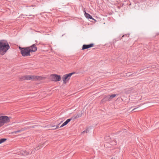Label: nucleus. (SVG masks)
I'll return each mask as SVG.
<instances>
[{
  "label": "nucleus",
  "instance_id": "obj_4",
  "mask_svg": "<svg viewBox=\"0 0 159 159\" xmlns=\"http://www.w3.org/2000/svg\"><path fill=\"white\" fill-rule=\"evenodd\" d=\"M73 74V73H71L64 75L62 77V80L63 83L66 84L68 82L70 77Z\"/></svg>",
  "mask_w": 159,
  "mask_h": 159
},
{
  "label": "nucleus",
  "instance_id": "obj_9",
  "mask_svg": "<svg viewBox=\"0 0 159 159\" xmlns=\"http://www.w3.org/2000/svg\"><path fill=\"white\" fill-rule=\"evenodd\" d=\"M21 80H30V75H24L22 76L20 78Z\"/></svg>",
  "mask_w": 159,
  "mask_h": 159
},
{
  "label": "nucleus",
  "instance_id": "obj_11",
  "mask_svg": "<svg viewBox=\"0 0 159 159\" xmlns=\"http://www.w3.org/2000/svg\"><path fill=\"white\" fill-rule=\"evenodd\" d=\"M84 15L86 18L93 20V19L92 18V16L89 14L86 13L85 11Z\"/></svg>",
  "mask_w": 159,
  "mask_h": 159
},
{
  "label": "nucleus",
  "instance_id": "obj_13",
  "mask_svg": "<svg viewBox=\"0 0 159 159\" xmlns=\"http://www.w3.org/2000/svg\"><path fill=\"white\" fill-rule=\"evenodd\" d=\"M111 144L112 145H116V140H114L111 141L110 142Z\"/></svg>",
  "mask_w": 159,
  "mask_h": 159
},
{
  "label": "nucleus",
  "instance_id": "obj_17",
  "mask_svg": "<svg viewBox=\"0 0 159 159\" xmlns=\"http://www.w3.org/2000/svg\"><path fill=\"white\" fill-rule=\"evenodd\" d=\"M51 127L53 128L52 129H56L58 128V126L55 125L52 126H51Z\"/></svg>",
  "mask_w": 159,
  "mask_h": 159
},
{
  "label": "nucleus",
  "instance_id": "obj_7",
  "mask_svg": "<svg viewBox=\"0 0 159 159\" xmlns=\"http://www.w3.org/2000/svg\"><path fill=\"white\" fill-rule=\"evenodd\" d=\"M116 94H113L107 96H106L104 98V99L105 101H109L111 100V99L115 97L116 96Z\"/></svg>",
  "mask_w": 159,
  "mask_h": 159
},
{
  "label": "nucleus",
  "instance_id": "obj_16",
  "mask_svg": "<svg viewBox=\"0 0 159 159\" xmlns=\"http://www.w3.org/2000/svg\"><path fill=\"white\" fill-rule=\"evenodd\" d=\"M6 139H0V144L4 142L6 140Z\"/></svg>",
  "mask_w": 159,
  "mask_h": 159
},
{
  "label": "nucleus",
  "instance_id": "obj_12",
  "mask_svg": "<svg viewBox=\"0 0 159 159\" xmlns=\"http://www.w3.org/2000/svg\"><path fill=\"white\" fill-rule=\"evenodd\" d=\"M44 144V143H42L40 144H39L38 145V146L35 148V150H39L40 148L43 147Z\"/></svg>",
  "mask_w": 159,
  "mask_h": 159
},
{
  "label": "nucleus",
  "instance_id": "obj_10",
  "mask_svg": "<svg viewBox=\"0 0 159 159\" xmlns=\"http://www.w3.org/2000/svg\"><path fill=\"white\" fill-rule=\"evenodd\" d=\"M71 120L70 119H68L66 121H65L62 124L61 126L60 127H62L66 125Z\"/></svg>",
  "mask_w": 159,
  "mask_h": 159
},
{
  "label": "nucleus",
  "instance_id": "obj_6",
  "mask_svg": "<svg viewBox=\"0 0 159 159\" xmlns=\"http://www.w3.org/2000/svg\"><path fill=\"white\" fill-rule=\"evenodd\" d=\"M30 80H43L45 79L44 77H42L40 76L35 75H30Z\"/></svg>",
  "mask_w": 159,
  "mask_h": 159
},
{
  "label": "nucleus",
  "instance_id": "obj_14",
  "mask_svg": "<svg viewBox=\"0 0 159 159\" xmlns=\"http://www.w3.org/2000/svg\"><path fill=\"white\" fill-rule=\"evenodd\" d=\"M20 153L21 154L24 155H27L29 154L28 153L26 152V151H24L22 150L21 151Z\"/></svg>",
  "mask_w": 159,
  "mask_h": 159
},
{
  "label": "nucleus",
  "instance_id": "obj_5",
  "mask_svg": "<svg viewBox=\"0 0 159 159\" xmlns=\"http://www.w3.org/2000/svg\"><path fill=\"white\" fill-rule=\"evenodd\" d=\"M50 78L52 81L56 82L60 80L61 79V77L59 75L52 74L51 75Z\"/></svg>",
  "mask_w": 159,
  "mask_h": 159
},
{
  "label": "nucleus",
  "instance_id": "obj_15",
  "mask_svg": "<svg viewBox=\"0 0 159 159\" xmlns=\"http://www.w3.org/2000/svg\"><path fill=\"white\" fill-rule=\"evenodd\" d=\"M23 130H24L23 129H21V130H19L16 131H15L12 132V134H16L18 133L19 132H20Z\"/></svg>",
  "mask_w": 159,
  "mask_h": 159
},
{
  "label": "nucleus",
  "instance_id": "obj_1",
  "mask_svg": "<svg viewBox=\"0 0 159 159\" xmlns=\"http://www.w3.org/2000/svg\"><path fill=\"white\" fill-rule=\"evenodd\" d=\"M19 48L20 50L21 55L24 57L30 56V53L35 52L37 50V47L35 45L27 48H22L19 47Z\"/></svg>",
  "mask_w": 159,
  "mask_h": 159
},
{
  "label": "nucleus",
  "instance_id": "obj_8",
  "mask_svg": "<svg viewBox=\"0 0 159 159\" xmlns=\"http://www.w3.org/2000/svg\"><path fill=\"white\" fill-rule=\"evenodd\" d=\"M93 46V44L91 43L89 45H84L82 47V49L84 50V49L88 48H90L92 47Z\"/></svg>",
  "mask_w": 159,
  "mask_h": 159
},
{
  "label": "nucleus",
  "instance_id": "obj_2",
  "mask_svg": "<svg viewBox=\"0 0 159 159\" xmlns=\"http://www.w3.org/2000/svg\"><path fill=\"white\" fill-rule=\"evenodd\" d=\"M10 46L8 43L4 40L0 41V55L3 56L9 49Z\"/></svg>",
  "mask_w": 159,
  "mask_h": 159
},
{
  "label": "nucleus",
  "instance_id": "obj_18",
  "mask_svg": "<svg viewBox=\"0 0 159 159\" xmlns=\"http://www.w3.org/2000/svg\"><path fill=\"white\" fill-rule=\"evenodd\" d=\"M135 108H134V109H133V110H134Z\"/></svg>",
  "mask_w": 159,
  "mask_h": 159
},
{
  "label": "nucleus",
  "instance_id": "obj_3",
  "mask_svg": "<svg viewBox=\"0 0 159 159\" xmlns=\"http://www.w3.org/2000/svg\"><path fill=\"white\" fill-rule=\"evenodd\" d=\"M11 117L4 116L2 114H0V127L3 126L5 124L9 123Z\"/></svg>",
  "mask_w": 159,
  "mask_h": 159
}]
</instances>
